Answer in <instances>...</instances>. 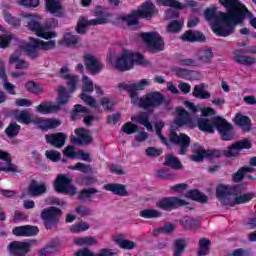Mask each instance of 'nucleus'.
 Here are the masks:
<instances>
[{
    "label": "nucleus",
    "instance_id": "nucleus-1",
    "mask_svg": "<svg viewBox=\"0 0 256 256\" xmlns=\"http://www.w3.org/2000/svg\"><path fill=\"white\" fill-rule=\"evenodd\" d=\"M227 10L226 19L212 25V31L218 37H229L235 33V27L245 21V14L239 12V0H219Z\"/></svg>",
    "mask_w": 256,
    "mask_h": 256
},
{
    "label": "nucleus",
    "instance_id": "nucleus-2",
    "mask_svg": "<svg viewBox=\"0 0 256 256\" xmlns=\"http://www.w3.org/2000/svg\"><path fill=\"white\" fill-rule=\"evenodd\" d=\"M70 98L71 96L69 95V92H67V89H65L64 86H60L58 89V98L56 99L57 104H53L51 101L42 102L36 106V111L37 113H40V115L59 113V111H61V107L69 103Z\"/></svg>",
    "mask_w": 256,
    "mask_h": 256
},
{
    "label": "nucleus",
    "instance_id": "nucleus-3",
    "mask_svg": "<svg viewBox=\"0 0 256 256\" xmlns=\"http://www.w3.org/2000/svg\"><path fill=\"white\" fill-rule=\"evenodd\" d=\"M135 65H143L144 67H147L149 61L145 60L143 54L124 50L121 57L116 59L115 68L118 71H131Z\"/></svg>",
    "mask_w": 256,
    "mask_h": 256
},
{
    "label": "nucleus",
    "instance_id": "nucleus-4",
    "mask_svg": "<svg viewBox=\"0 0 256 256\" xmlns=\"http://www.w3.org/2000/svg\"><path fill=\"white\" fill-rule=\"evenodd\" d=\"M253 145L249 139L244 138L240 141L233 143L228 150H206V159H219L221 157H237V152L233 151H242V149H251Z\"/></svg>",
    "mask_w": 256,
    "mask_h": 256
},
{
    "label": "nucleus",
    "instance_id": "nucleus-5",
    "mask_svg": "<svg viewBox=\"0 0 256 256\" xmlns=\"http://www.w3.org/2000/svg\"><path fill=\"white\" fill-rule=\"evenodd\" d=\"M137 103L140 109L149 111V109H157V107H161V105H169L171 99H167L165 95L159 91H152L138 98Z\"/></svg>",
    "mask_w": 256,
    "mask_h": 256
},
{
    "label": "nucleus",
    "instance_id": "nucleus-6",
    "mask_svg": "<svg viewBox=\"0 0 256 256\" xmlns=\"http://www.w3.org/2000/svg\"><path fill=\"white\" fill-rule=\"evenodd\" d=\"M30 42L23 41L20 44V50H16L9 58L10 65H13V63H16V69H27L29 67V63L25 60L19 59L24 53L28 57L33 58V38H29Z\"/></svg>",
    "mask_w": 256,
    "mask_h": 256
},
{
    "label": "nucleus",
    "instance_id": "nucleus-7",
    "mask_svg": "<svg viewBox=\"0 0 256 256\" xmlns=\"http://www.w3.org/2000/svg\"><path fill=\"white\" fill-rule=\"evenodd\" d=\"M139 37L142 38V41H144L146 47H148L152 53H161V51L165 49V41L157 32H141Z\"/></svg>",
    "mask_w": 256,
    "mask_h": 256
},
{
    "label": "nucleus",
    "instance_id": "nucleus-8",
    "mask_svg": "<svg viewBox=\"0 0 256 256\" xmlns=\"http://www.w3.org/2000/svg\"><path fill=\"white\" fill-rule=\"evenodd\" d=\"M61 217H63V210L55 206L45 208L41 212V218L44 222V227L48 231L53 229L55 225L59 224V221H61Z\"/></svg>",
    "mask_w": 256,
    "mask_h": 256
},
{
    "label": "nucleus",
    "instance_id": "nucleus-9",
    "mask_svg": "<svg viewBox=\"0 0 256 256\" xmlns=\"http://www.w3.org/2000/svg\"><path fill=\"white\" fill-rule=\"evenodd\" d=\"M91 113V110L89 108L81 105L76 104L74 105V109L71 111V121H79V119H83V123L87 127H91L93 125V121H99V116L96 115H89Z\"/></svg>",
    "mask_w": 256,
    "mask_h": 256
},
{
    "label": "nucleus",
    "instance_id": "nucleus-10",
    "mask_svg": "<svg viewBox=\"0 0 256 256\" xmlns=\"http://www.w3.org/2000/svg\"><path fill=\"white\" fill-rule=\"evenodd\" d=\"M189 202L175 196L163 197L156 203L157 209H161V211H175V209H179L180 207H187Z\"/></svg>",
    "mask_w": 256,
    "mask_h": 256
},
{
    "label": "nucleus",
    "instance_id": "nucleus-11",
    "mask_svg": "<svg viewBox=\"0 0 256 256\" xmlns=\"http://www.w3.org/2000/svg\"><path fill=\"white\" fill-rule=\"evenodd\" d=\"M147 85H149V81H147V79H142L138 83L133 84L122 82L118 84V88L128 91L130 93L132 105H137V103H139V94L137 91H143Z\"/></svg>",
    "mask_w": 256,
    "mask_h": 256
},
{
    "label": "nucleus",
    "instance_id": "nucleus-12",
    "mask_svg": "<svg viewBox=\"0 0 256 256\" xmlns=\"http://www.w3.org/2000/svg\"><path fill=\"white\" fill-rule=\"evenodd\" d=\"M216 130L221 141H233L235 139V127L221 116L216 121Z\"/></svg>",
    "mask_w": 256,
    "mask_h": 256
},
{
    "label": "nucleus",
    "instance_id": "nucleus-13",
    "mask_svg": "<svg viewBox=\"0 0 256 256\" xmlns=\"http://www.w3.org/2000/svg\"><path fill=\"white\" fill-rule=\"evenodd\" d=\"M111 15L107 14L106 16L95 18L88 20L87 17H81L78 20L77 26H76V32L79 35H85L87 33V27H95L97 25H107L109 23V18Z\"/></svg>",
    "mask_w": 256,
    "mask_h": 256
},
{
    "label": "nucleus",
    "instance_id": "nucleus-14",
    "mask_svg": "<svg viewBox=\"0 0 256 256\" xmlns=\"http://www.w3.org/2000/svg\"><path fill=\"white\" fill-rule=\"evenodd\" d=\"M169 141L170 143H172V145H180L178 151L179 155H186L187 150L191 145V138L185 133L177 134V131H175V129L170 130Z\"/></svg>",
    "mask_w": 256,
    "mask_h": 256
},
{
    "label": "nucleus",
    "instance_id": "nucleus-15",
    "mask_svg": "<svg viewBox=\"0 0 256 256\" xmlns=\"http://www.w3.org/2000/svg\"><path fill=\"white\" fill-rule=\"evenodd\" d=\"M73 180L65 174H59L54 182V189L57 193H65L66 195H75L77 188L71 185Z\"/></svg>",
    "mask_w": 256,
    "mask_h": 256
},
{
    "label": "nucleus",
    "instance_id": "nucleus-16",
    "mask_svg": "<svg viewBox=\"0 0 256 256\" xmlns=\"http://www.w3.org/2000/svg\"><path fill=\"white\" fill-rule=\"evenodd\" d=\"M83 61L85 68L90 75H99L102 69L105 68V65H103L97 57L89 53L83 56Z\"/></svg>",
    "mask_w": 256,
    "mask_h": 256
},
{
    "label": "nucleus",
    "instance_id": "nucleus-17",
    "mask_svg": "<svg viewBox=\"0 0 256 256\" xmlns=\"http://www.w3.org/2000/svg\"><path fill=\"white\" fill-rule=\"evenodd\" d=\"M221 119V116H214L213 118H198L197 119V127L199 131L203 133H215L217 129V120Z\"/></svg>",
    "mask_w": 256,
    "mask_h": 256
},
{
    "label": "nucleus",
    "instance_id": "nucleus-18",
    "mask_svg": "<svg viewBox=\"0 0 256 256\" xmlns=\"http://www.w3.org/2000/svg\"><path fill=\"white\" fill-rule=\"evenodd\" d=\"M234 61L239 65H245L246 67H251L255 65L256 58L247 55V48H239L233 51Z\"/></svg>",
    "mask_w": 256,
    "mask_h": 256
},
{
    "label": "nucleus",
    "instance_id": "nucleus-19",
    "mask_svg": "<svg viewBox=\"0 0 256 256\" xmlns=\"http://www.w3.org/2000/svg\"><path fill=\"white\" fill-rule=\"evenodd\" d=\"M57 47L55 40L43 41L33 38V59L39 57V51H53Z\"/></svg>",
    "mask_w": 256,
    "mask_h": 256
},
{
    "label": "nucleus",
    "instance_id": "nucleus-20",
    "mask_svg": "<svg viewBox=\"0 0 256 256\" xmlns=\"http://www.w3.org/2000/svg\"><path fill=\"white\" fill-rule=\"evenodd\" d=\"M33 123L36 125L37 129L41 131H49V129H57L61 125V121L51 118H39L33 119Z\"/></svg>",
    "mask_w": 256,
    "mask_h": 256
},
{
    "label": "nucleus",
    "instance_id": "nucleus-21",
    "mask_svg": "<svg viewBox=\"0 0 256 256\" xmlns=\"http://www.w3.org/2000/svg\"><path fill=\"white\" fill-rule=\"evenodd\" d=\"M233 195V188L224 184H220L216 188V197L222 205H231L229 197Z\"/></svg>",
    "mask_w": 256,
    "mask_h": 256
},
{
    "label": "nucleus",
    "instance_id": "nucleus-22",
    "mask_svg": "<svg viewBox=\"0 0 256 256\" xmlns=\"http://www.w3.org/2000/svg\"><path fill=\"white\" fill-rule=\"evenodd\" d=\"M46 143L55 147L56 149H61L67 143V134L62 132H57L54 134L45 135Z\"/></svg>",
    "mask_w": 256,
    "mask_h": 256
},
{
    "label": "nucleus",
    "instance_id": "nucleus-23",
    "mask_svg": "<svg viewBox=\"0 0 256 256\" xmlns=\"http://www.w3.org/2000/svg\"><path fill=\"white\" fill-rule=\"evenodd\" d=\"M138 17L141 19H151L157 13V9L155 8V4L148 0L141 4V10H136Z\"/></svg>",
    "mask_w": 256,
    "mask_h": 256
},
{
    "label": "nucleus",
    "instance_id": "nucleus-24",
    "mask_svg": "<svg viewBox=\"0 0 256 256\" xmlns=\"http://www.w3.org/2000/svg\"><path fill=\"white\" fill-rule=\"evenodd\" d=\"M10 256H25L29 251V244L25 242L14 241L8 245Z\"/></svg>",
    "mask_w": 256,
    "mask_h": 256
},
{
    "label": "nucleus",
    "instance_id": "nucleus-25",
    "mask_svg": "<svg viewBox=\"0 0 256 256\" xmlns=\"http://www.w3.org/2000/svg\"><path fill=\"white\" fill-rule=\"evenodd\" d=\"M77 137L71 138V143H77L78 145H89L92 143L93 138L89 135V130L85 128H77L75 130Z\"/></svg>",
    "mask_w": 256,
    "mask_h": 256
},
{
    "label": "nucleus",
    "instance_id": "nucleus-26",
    "mask_svg": "<svg viewBox=\"0 0 256 256\" xmlns=\"http://www.w3.org/2000/svg\"><path fill=\"white\" fill-rule=\"evenodd\" d=\"M33 31L37 37H40L41 39H46L49 41V39H55L57 37V33L53 31H49V28L41 26L39 22L33 21Z\"/></svg>",
    "mask_w": 256,
    "mask_h": 256
},
{
    "label": "nucleus",
    "instance_id": "nucleus-27",
    "mask_svg": "<svg viewBox=\"0 0 256 256\" xmlns=\"http://www.w3.org/2000/svg\"><path fill=\"white\" fill-rule=\"evenodd\" d=\"M75 256H115L117 253L113 252L112 249L102 248L98 253L91 251L89 248L84 247L77 250L74 253Z\"/></svg>",
    "mask_w": 256,
    "mask_h": 256
},
{
    "label": "nucleus",
    "instance_id": "nucleus-28",
    "mask_svg": "<svg viewBox=\"0 0 256 256\" xmlns=\"http://www.w3.org/2000/svg\"><path fill=\"white\" fill-rule=\"evenodd\" d=\"M177 117L174 120V123L177 127H185V125H191V114L187 112L183 107L176 108Z\"/></svg>",
    "mask_w": 256,
    "mask_h": 256
},
{
    "label": "nucleus",
    "instance_id": "nucleus-29",
    "mask_svg": "<svg viewBox=\"0 0 256 256\" xmlns=\"http://www.w3.org/2000/svg\"><path fill=\"white\" fill-rule=\"evenodd\" d=\"M105 191H110L113 195H118L119 197H127L129 192L127 191V187L123 184L119 183H108L103 186Z\"/></svg>",
    "mask_w": 256,
    "mask_h": 256
},
{
    "label": "nucleus",
    "instance_id": "nucleus-30",
    "mask_svg": "<svg viewBox=\"0 0 256 256\" xmlns=\"http://www.w3.org/2000/svg\"><path fill=\"white\" fill-rule=\"evenodd\" d=\"M60 76L62 79H66L68 87H70V91L73 93V91L77 90V83L79 81V77L73 76L69 74V68L67 66H64L60 69Z\"/></svg>",
    "mask_w": 256,
    "mask_h": 256
},
{
    "label": "nucleus",
    "instance_id": "nucleus-31",
    "mask_svg": "<svg viewBox=\"0 0 256 256\" xmlns=\"http://www.w3.org/2000/svg\"><path fill=\"white\" fill-rule=\"evenodd\" d=\"M0 159L4 161L0 164V171H5L6 173H15V171H17V166L11 163V156L9 153L0 151Z\"/></svg>",
    "mask_w": 256,
    "mask_h": 256
},
{
    "label": "nucleus",
    "instance_id": "nucleus-32",
    "mask_svg": "<svg viewBox=\"0 0 256 256\" xmlns=\"http://www.w3.org/2000/svg\"><path fill=\"white\" fill-rule=\"evenodd\" d=\"M226 14L227 12H219L217 14V8H207L204 12L206 21H214V23L227 19Z\"/></svg>",
    "mask_w": 256,
    "mask_h": 256
},
{
    "label": "nucleus",
    "instance_id": "nucleus-33",
    "mask_svg": "<svg viewBox=\"0 0 256 256\" xmlns=\"http://www.w3.org/2000/svg\"><path fill=\"white\" fill-rule=\"evenodd\" d=\"M233 122L244 131H251V118L248 116L237 113L233 118Z\"/></svg>",
    "mask_w": 256,
    "mask_h": 256
},
{
    "label": "nucleus",
    "instance_id": "nucleus-34",
    "mask_svg": "<svg viewBox=\"0 0 256 256\" xmlns=\"http://www.w3.org/2000/svg\"><path fill=\"white\" fill-rule=\"evenodd\" d=\"M10 115L18 123H23V125H29L31 123V114L27 110H13Z\"/></svg>",
    "mask_w": 256,
    "mask_h": 256
},
{
    "label": "nucleus",
    "instance_id": "nucleus-35",
    "mask_svg": "<svg viewBox=\"0 0 256 256\" xmlns=\"http://www.w3.org/2000/svg\"><path fill=\"white\" fill-rule=\"evenodd\" d=\"M131 121L132 123H140V125L146 127L148 131H153V124L149 121V113L147 112H142L138 116H132Z\"/></svg>",
    "mask_w": 256,
    "mask_h": 256
},
{
    "label": "nucleus",
    "instance_id": "nucleus-36",
    "mask_svg": "<svg viewBox=\"0 0 256 256\" xmlns=\"http://www.w3.org/2000/svg\"><path fill=\"white\" fill-rule=\"evenodd\" d=\"M238 13H242V15H244V19H249V24L251 25V27H253V29L256 30V17L253 16V13H251V11H249V9H247V6H245L244 4L241 3V1L238 0Z\"/></svg>",
    "mask_w": 256,
    "mask_h": 256
},
{
    "label": "nucleus",
    "instance_id": "nucleus-37",
    "mask_svg": "<svg viewBox=\"0 0 256 256\" xmlns=\"http://www.w3.org/2000/svg\"><path fill=\"white\" fill-rule=\"evenodd\" d=\"M253 171H255V169L251 166H242L232 175V180L234 183H241L247 173H253Z\"/></svg>",
    "mask_w": 256,
    "mask_h": 256
},
{
    "label": "nucleus",
    "instance_id": "nucleus-38",
    "mask_svg": "<svg viewBox=\"0 0 256 256\" xmlns=\"http://www.w3.org/2000/svg\"><path fill=\"white\" fill-rule=\"evenodd\" d=\"M185 249H187V241L185 239L178 238L174 240V243L172 245V256H183V253H185Z\"/></svg>",
    "mask_w": 256,
    "mask_h": 256
},
{
    "label": "nucleus",
    "instance_id": "nucleus-39",
    "mask_svg": "<svg viewBox=\"0 0 256 256\" xmlns=\"http://www.w3.org/2000/svg\"><path fill=\"white\" fill-rule=\"evenodd\" d=\"M180 225L185 231H193L199 229V220L186 216L180 220Z\"/></svg>",
    "mask_w": 256,
    "mask_h": 256
},
{
    "label": "nucleus",
    "instance_id": "nucleus-40",
    "mask_svg": "<svg viewBox=\"0 0 256 256\" xmlns=\"http://www.w3.org/2000/svg\"><path fill=\"white\" fill-rule=\"evenodd\" d=\"M186 197L187 199H191L192 201H197V203H207V201H209L207 195L203 194L197 189L189 190L186 193Z\"/></svg>",
    "mask_w": 256,
    "mask_h": 256
},
{
    "label": "nucleus",
    "instance_id": "nucleus-41",
    "mask_svg": "<svg viewBox=\"0 0 256 256\" xmlns=\"http://www.w3.org/2000/svg\"><path fill=\"white\" fill-rule=\"evenodd\" d=\"M12 233L16 237H33V226H17L13 228Z\"/></svg>",
    "mask_w": 256,
    "mask_h": 256
},
{
    "label": "nucleus",
    "instance_id": "nucleus-42",
    "mask_svg": "<svg viewBox=\"0 0 256 256\" xmlns=\"http://www.w3.org/2000/svg\"><path fill=\"white\" fill-rule=\"evenodd\" d=\"M0 31H2V33H6L0 35V49H6V47H9V45H11V41L15 39V35L11 34V32H7L5 27H3L2 25H0Z\"/></svg>",
    "mask_w": 256,
    "mask_h": 256
},
{
    "label": "nucleus",
    "instance_id": "nucleus-43",
    "mask_svg": "<svg viewBox=\"0 0 256 256\" xmlns=\"http://www.w3.org/2000/svg\"><path fill=\"white\" fill-rule=\"evenodd\" d=\"M45 9L51 15H57V13H61V9L63 6L61 5V1L59 0H45Z\"/></svg>",
    "mask_w": 256,
    "mask_h": 256
},
{
    "label": "nucleus",
    "instance_id": "nucleus-44",
    "mask_svg": "<svg viewBox=\"0 0 256 256\" xmlns=\"http://www.w3.org/2000/svg\"><path fill=\"white\" fill-rule=\"evenodd\" d=\"M213 49L211 47H204L198 53V61L200 63H211L213 61Z\"/></svg>",
    "mask_w": 256,
    "mask_h": 256
},
{
    "label": "nucleus",
    "instance_id": "nucleus-45",
    "mask_svg": "<svg viewBox=\"0 0 256 256\" xmlns=\"http://www.w3.org/2000/svg\"><path fill=\"white\" fill-rule=\"evenodd\" d=\"M172 72L175 73L176 77L179 79H185L186 81H191V79H193V73H195L193 70L181 67H173Z\"/></svg>",
    "mask_w": 256,
    "mask_h": 256
},
{
    "label": "nucleus",
    "instance_id": "nucleus-46",
    "mask_svg": "<svg viewBox=\"0 0 256 256\" xmlns=\"http://www.w3.org/2000/svg\"><path fill=\"white\" fill-rule=\"evenodd\" d=\"M192 95H193V97H196V99H210L211 98V93H209V91L205 90V83H202L200 85H195Z\"/></svg>",
    "mask_w": 256,
    "mask_h": 256
},
{
    "label": "nucleus",
    "instance_id": "nucleus-47",
    "mask_svg": "<svg viewBox=\"0 0 256 256\" xmlns=\"http://www.w3.org/2000/svg\"><path fill=\"white\" fill-rule=\"evenodd\" d=\"M163 165L164 167H171V169H175L176 171H179V169H183V164L181 163V160H179L173 154L166 156V160Z\"/></svg>",
    "mask_w": 256,
    "mask_h": 256
},
{
    "label": "nucleus",
    "instance_id": "nucleus-48",
    "mask_svg": "<svg viewBox=\"0 0 256 256\" xmlns=\"http://www.w3.org/2000/svg\"><path fill=\"white\" fill-rule=\"evenodd\" d=\"M198 256H206L209 255V251L211 250V240L207 239V238H201L199 240V244H198Z\"/></svg>",
    "mask_w": 256,
    "mask_h": 256
},
{
    "label": "nucleus",
    "instance_id": "nucleus-49",
    "mask_svg": "<svg viewBox=\"0 0 256 256\" xmlns=\"http://www.w3.org/2000/svg\"><path fill=\"white\" fill-rule=\"evenodd\" d=\"M183 21L182 20H172L166 27L167 33H172L177 35V33H181L183 31Z\"/></svg>",
    "mask_w": 256,
    "mask_h": 256
},
{
    "label": "nucleus",
    "instance_id": "nucleus-50",
    "mask_svg": "<svg viewBox=\"0 0 256 256\" xmlns=\"http://www.w3.org/2000/svg\"><path fill=\"white\" fill-rule=\"evenodd\" d=\"M163 213L157 209H144L139 212V217L142 219H159Z\"/></svg>",
    "mask_w": 256,
    "mask_h": 256
},
{
    "label": "nucleus",
    "instance_id": "nucleus-51",
    "mask_svg": "<svg viewBox=\"0 0 256 256\" xmlns=\"http://www.w3.org/2000/svg\"><path fill=\"white\" fill-rule=\"evenodd\" d=\"M3 18L8 25L14 27V29H19L21 27V19L13 16L10 12L4 11Z\"/></svg>",
    "mask_w": 256,
    "mask_h": 256
},
{
    "label": "nucleus",
    "instance_id": "nucleus-52",
    "mask_svg": "<svg viewBox=\"0 0 256 256\" xmlns=\"http://www.w3.org/2000/svg\"><path fill=\"white\" fill-rule=\"evenodd\" d=\"M121 19L128 27L139 25V14H137V10L132 11L131 14L122 16Z\"/></svg>",
    "mask_w": 256,
    "mask_h": 256
},
{
    "label": "nucleus",
    "instance_id": "nucleus-53",
    "mask_svg": "<svg viewBox=\"0 0 256 256\" xmlns=\"http://www.w3.org/2000/svg\"><path fill=\"white\" fill-rule=\"evenodd\" d=\"M77 43H79V37L71 33L64 34L63 39L59 41V45H65L66 47L77 45Z\"/></svg>",
    "mask_w": 256,
    "mask_h": 256
},
{
    "label": "nucleus",
    "instance_id": "nucleus-54",
    "mask_svg": "<svg viewBox=\"0 0 256 256\" xmlns=\"http://www.w3.org/2000/svg\"><path fill=\"white\" fill-rule=\"evenodd\" d=\"M158 5L162 7H171L172 9L183 10L185 5L177 0H157Z\"/></svg>",
    "mask_w": 256,
    "mask_h": 256
},
{
    "label": "nucleus",
    "instance_id": "nucleus-55",
    "mask_svg": "<svg viewBox=\"0 0 256 256\" xmlns=\"http://www.w3.org/2000/svg\"><path fill=\"white\" fill-rule=\"evenodd\" d=\"M115 243L116 245H118V247H120V249H124L127 251H131L132 249H135V247H137V244L129 239L116 238Z\"/></svg>",
    "mask_w": 256,
    "mask_h": 256
},
{
    "label": "nucleus",
    "instance_id": "nucleus-56",
    "mask_svg": "<svg viewBox=\"0 0 256 256\" xmlns=\"http://www.w3.org/2000/svg\"><path fill=\"white\" fill-rule=\"evenodd\" d=\"M96 193H99V190H97V188H84L79 192L78 199L79 201H85V199H89V201H93L91 200V198Z\"/></svg>",
    "mask_w": 256,
    "mask_h": 256
},
{
    "label": "nucleus",
    "instance_id": "nucleus-57",
    "mask_svg": "<svg viewBox=\"0 0 256 256\" xmlns=\"http://www.w3.org/2000/svg\"><path fill=\"white\" fill-rule=\"evenodd\" d=\"M47 193V185L45 183H38L37 180H33V197H41Z\"/></svg>",
    "mask_w": 256,
    "mask_h": 256
},
{
    "label": "nucleus",
    "instance_id": "nucleus-58",
    "mask_svg": "<svg viewBox=\"0 0 256 256\" xmlns=\"http://www.w3.org/2000/svg\"><path fill=\"white\" fill-rule=\"evenodd\" d=\"M60 245V240L58 238H55L52 241H50L44 249L46 250V253L48 255H53L59 251Z\"/></svg>",
    "mask_w": 256,
    "mask_h": 256
},
{
    "label": "nucleus",
    "instance_id": "nucleus-59",
    "mask_svg": "<svg viewBox=\"0 0 256 256\" xmlns=\"http://www.w3.org/2000/svg\"><path fill=\"white\" fill-rule=\"evenodd\" d=\"M33 197V184H30L27 192L23 193L22 199H24V208L25 209H33V201L28 200Z\"/></svg>",
    "mask_w": 256,
    "mask_h": 256
},
{
    "label": "nucleus",
    "instance_id": "nucleus-60",
    "mask_svg": "<svg viewBox=\"0 0 256 256\" xmlns=\"http://www.w3.org/2000/svg\"><path fill=\"white\" fill-rule=\"evenodd\" d=\"M175 231V224L171 222H166L163 227L154 230V235H159V233H165V235H171Z\"/></svg>",
    "mask_w": 256,
    "mask_h": 256
},
{
    "label": "nucleus",
    "instance_id": "nucleus-61",
    "mask_svg": "<svg viewBox=\"0 0 256 256\" xmlns=\"http://www.w3.org/2000/svg\"><path fill=\"white\" fill-rule=\"evenodd\" d=\"M75 245L78 246H83V245H87V246H91V245H97V239H95L94 237H80V238H76L74 240Z\"/></svg>",
    "mask_w": 256,
    "mask_h": 256
},
{
    "label": "nucleus",
    "instance_id": "nucleus-62",
    "mask_svg": "<svg viewBox=\"0 0 256 256\" xmlns=\"http://www.w3.org/2000/svg\"><path fill=\"white\" fill-rule=\"evenodd\" d=\"M82 79H83L82 93L91 95V93H93V91L95 90L93 88V81H91V79H89L85 75L82 77Z\"/></svg>",
    "mask_w": 256,
    "mask_h": 256
},
{
    "label": "nucleus",
    "instance_id": "nucleus-63",
    "mask_svg": "<svg viewBox=\"0 0 256 256\" xmlns=\"http://www.w3.org/2000/svg\"><path fill=\"white\" fill-rule=\"evenodd\" d=\"M122 131L126 135H133V133H137V131H139V126L133 124L132 122H126L122 126Z\"/></svg>",
    "mask_w": 256,
    "mask_h": 256
},
{
    "label": "nucleus",
    "instance_id": "nucleus-64",
    "mask_svg": "<svg viewBox=\"0 0 256 256\" xmlns=\"http://www.w3.org/2000/svg\"><path fill=\"white\" fill-rule=\"evenodd\" d=\"M20 17H22L25 27H28L29 31H33V14L22 12Z\"/></svg>",
    "mask_w": 256,
    "mask_h": 256
}]
</instances>
